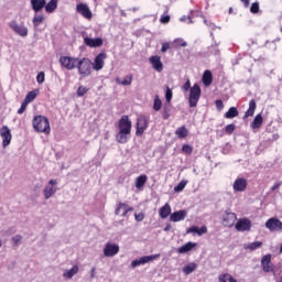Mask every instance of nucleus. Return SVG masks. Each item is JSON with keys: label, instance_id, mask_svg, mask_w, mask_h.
I'll use <instances>...</instances> for the list:
<instances>
[{"label": "nucleus", "instance_id": "0e129e2a", "mask_svg": "<svg viewBox=\"0 0 282 282\" xmlns=\"http://www.w3.org/2000/svg\"><path fill=\"white\" fill-rule=\"evenodd\" d=\"M173 228V226H171V224H167L165 227H164V232H169L171 229Z\"/></svg>", "mask_w": 282, "mask_h": 282}, {"label": "nucleus", "instance_id": "c9c22d12", "mask_svg": "<svg viewBox=\"0 0 282 282\" xmlns=\"http://www.w3.org/2000/svg\"><path fill=\"white\" fill-rule=\"evenodd\" d=\"M36 96H39V90L29 91L24 98V102L30 105V102H33V100H36Z\"/></svg>", "mask_w": 282, "mask_h": 282}, {"label": "nucleus", "instance_id": "13d9d810", "mask_svg": "<svg viewBox=\"0 0 282 282\" xmlns=\"http://www.w3.org/2000/svg\"><path fill=\"white\" fill-rule=\"evenodd\" d=\"M187 232H196V235H199V227L192 226L187 229Z\"/></svg>", "mask_w": 282, "mask_h": 282}, {"label": "nucleus", "instance_id": "09e8293b", "mask_svg": "<svg viewBox=\"0 0 282 282\" xmlns=\"http://www.w3.org/2000/svg\"><path fill=\"white\" fill-rule=\"evenodd\" d=\"M165 100L166 102H171V100H173V90L169 87L165 90Z\"/></svg>", "mask_w": 282, "mask_h": 282}, {"label": "nucleus", "instance_id": "4be33fe9", "mask_svg": "<svg viewBox=\"0 0 282 282\" xmlns=\"http://www.w3.org/2000/svg\"><path fill=\"white\" fill-rule=\"evenodd\" d=\"M84 43L87 47H102V40L100 37H85Z\"/></svg>", "mask_w": 282, "mask_h": 282}, {"label": "nucleus", "instance_id": "5701e85b", "mask_svg": "<svg viewBox=\"0 0 282 282\" xmlns=\"http://www.w3.org/2000/svg\"><path fill=\"white\" fill-rule=\"evenodd\" d=\"M31 8L35 14H39L45 8V0H31Z\"/></svg>", "mask_w": 282, "mask_h": 282}, {"label": "nucleus", "instance_id": "338daca9", "mask_svg": "<svg viewBox=\"0 0 282 282\" xmlns=\"http://www.w3.org/2000/svg\"><path fill=\"white\" fill-rule=\"evenodd\" d=\"M228 12H229V14H232V12H234L232 7L229 8Z\"/></svg>", "mask_w": 282, "mask_h": 282}, {"label": "nucleus", "instance_id": "0eeeda50", "mask_svg": "<svg viewBox=\"0 0 282 282\" xmlns=\"http://www.w3.org/2000/svg\"><path fill=\"white\" fill-rule=\"evenodd\" d=\"M135 135L140 137V135H144V131H147V129H149V120L147 119V117L144 115H141L138 117L137 119V123H135Z\"/></svg>", "mask_w": 282, "mask_h": 282}, {"label": "nucleus", "instance_id": "ea45409f", "mask_svg": "<svg viewBox=\"0 0 282 282\" xmlns=\"http://www.w3.org/2000/svg\"><path fill=\"white\" fill-rule=\"evenodd\" d=\"M186 184H188V182H186V181H181V182L174 187L175 193H182V191H184V188H186Z\"/></svg>", "mask_w": 282, "mask_h": 282}, {"label": "nucleus", "instance_id": "a18cd8bd", "mask_svg": "<svg viewBox=\"0 0 282 282\" xmlns=\"http://www.w3.org/2000/svg\"><path fill=\"white\" fill-rule=\"evenodd\" d=\"M235 129H237L235 123H230V124L226 126L225 131H226L227 135H232V133H235Z\"/></svg>", "mask_w": 282, "mask_h": 282}, {"label": "nucleus", "instance_id": "4d7b16f0", "mask_svg": "<svg viewBox=\"0 0 282 282\" xmlns=\"http://www.w3.org/2000/svg\"><path fill=\"white\" fill-rule=\"evenodd\" d=\"M170 47H171V44H169L167 42L163 43L161 47L162 54H164L165 52H169Z\"/></svg>", "mask_w": 282, "mask_h": 282}, {"label": "nucleus", "instance_id": "774afa93", "mask_svg": "<svg viewBox=\"0 0 282 282\" xmlns=\"http://www.w3.org/2000/svg\"><path fill=\"white\" fill-rule=\"evenodd\" d=\"M181 21H186V17L181 18Z\"/></svg>", "mask_w": 282, "mask_h": 282}, {"label": "nucleus", "instance_id": "7ed1b4c3", "mask_svg": "<svg viewBox=\"0 0 282 282\" xmlns=\"http://www.w3.org/2000/svg\"><path fill=\"white\" fill-rule=\"evenodd\" d=\"M76 67L80 78L91 76V59L83 57L77 61Z\"/></svg>", "mask_w": 282, "mask_h": 282}, {"label": "nucleus", "instance_id": "49530a36", "mask_svg": "<svg viewBox=\"0 0 282 282\" xmlns=\"http://www.w3.org/2000/svg\"><path fill=\"white\" fill-rule=\"evenodd\" d=\"M36 83H39V85H43V83H45V72H40L37 74Z\"/></svg>", "mask_w": 282, "mask_h": 282}, {"label": "nucleus", "instance_id": "864d4df0", "mask_svg": "<svg viewBox=\"0 0 282 282\" xmlns=\"http://www.w3.org/2000/svg\"><path fill=\"white\" fill-rule=\"evenodd\" d=\"M28 102L23 100L21 107L18 109V113L21 116V113L25 112V109H28Z\"/></svg>", "mask_w": 282, "mask_h": 282}, {"label": "nucleus", "instance_id": "c85d7f7f", "mask_svg": "<svg viewBox=\"0 0 282 282\" xmlns=\"http://www.w3.org/2000/svg\"><path fill=\"white\" fill-rule=\"evenodd\" d=\"M263 126V116L261 113H258L253 121L251 122L250 127L251 129H261Z\"/></svg>", "mask_w": 282, "mask_h": 282}, {"label": "nucleus", "instance_id": "052dcab7", "mask_svg": "<svg viewBox=\"0 0 282 282\" xmlns=\"http://www.w3.org/2000/svg\"><path fill=\"white\" fill-rule=\"evenodd\" d=\"M134 219L137 221H142L144 219V214L140 213V214H135L134 215Z\"/></svg>", "mask_w": 282, "mask_h": 282}, {"label": "nucleus", "instance_id": "f257e3e1", "mask_svg": "<svg viewBox=\"0 0 282 282\" xmlns=\"http://www.w3.org/2000/svg\"><path fill=\"white\" fill-rule=\"evenodd\" d=\"M119 132L116 134V140L119 144H127L129 135H131L132 123L129 116L123 115L118 121Z\"/></svg>", "mask_w": 282, "mask_h": 282}, {"label": "nucleus", "instance_id": "bf43d9fd", "mask_svg": "<svg viewBox=\"0 0 282 282\" xmlns=\"http://www.w3.org/2000/svg\"><path fill=\"white\" fill-rule=\"evenodd\" d=\"M206 232H208V228H206V226H203L200 228H198V235H206Z\"/></svg>", "mask_w": 282, "mask_h": 282}, {"label": "nucleus", "instance_id": "bb28decb", "mask_svg": "<svg viewBox=\"0 0 282 282\" xmlns=\"http://www.w3.org/2000/svg\"><path fill=\"white\" fill-rule=\"evenodd\" d=\"M196 246H197V243H195V242H186L185 245H183L182 247H180L177 249V253L186 254V252H191V250H193V248H195Z\"/></svg>", "mask_w": 282, "mask_h": 282}, {"label": "nucleus", "instance_id": "a19ab883", "mask_svg": "<svg viewBox=\"0 0 282 282\" xmlns=\"http://www.w3.org/2000/svg\"><path fill=\"white\" fill-rule=\"evenodd\" d=\"M182 153L185 155H193V148L191 144H183L182 147Z\"/></svg>", "mask_w": 282, "mask_h": 282}, {"label": "nucleus", "instance_id": "c756f323", "mask_svg": "<svg viewBox=\"0 0 282 282\" xmlns=\"http://www.w3.org/2000/svg\"><path fill=\"white\" fill-rule=\"evenodd\" d=\"M117 85H123V87H129L131 83H133V75L129 74L127 75L123 80H121L119 77L116 78Z\"/></svg>", "mask_w": 282, "mask_h": 282}, {"label": "nucleus", "instance_id": "7c9ffc66", "mask_svg": "<svg viewBox=\"0 0 282 282\" xmlns=\"http://www.w3.org/2000/svg\"><path fill=\"white\" fill-rule=\"evenodd\" d=\"M149 177L147 174H141L135 178V188H144V185L147 184V181Z\"/></svg>", "mask_w": 282, "mask_h": 282}, {"label": "nucleus", "instance_id": "dca6fc26", "mask_svg": "<svg viewBox=\"0 0 282 282\" xmlns=\"http://www.w3.org/2000/svg\"><path fill=\"white\" fill-rule=\"evenodd\" d=\"M129 213H133V207H129L126 203L117 204L115 209V215H121V217H127Z\"/></svg>", "mask_w": 282, "mask_h": 282}, {"label": "nucleus", "instance_id": "603ef678", "mask_svg": "<svg viewBox=\"0 0 282 282\" xmlns=\"http://www.w3.org/2000/svg\"><path fill=\"white\" fill-rule=\"evenodd\" d=\"M191 89H193V87H191V79H187L185 82V84L183 85L182 90L183 91H191Z\"/></svg>", "mask_w": 282, "mask_h": 282}, {"label": "nucleus", "instance_id": "9d476101", "mask_svg": "<svg viewBox=\"0 0 282 282\" xmlns=\"http://www.w3.org/2000/svg\"><path fill=\"white\" fill-rule=\"evenodd\" d=\"M155 259H160V253L152 254V256H143L140 259L133 260L131 262V268H138L139 265L151 263V261H155Z\"/></svg>", "mask_w": 282, "mask_h": 282}, {"label": "nucleus", "instance_id": "5fc2aeb1", "mask_svg": "<svg viewBox=\"0 0 282 282\" xmlns=\"http://www.w3.org/2000/svg\"><path fill=\"white\" fill-rule=\"evenodd\" d=\"M22 239H23V237H21V235H17L12 238V241H13L14 246H19L21 243Z\"/></svg>", "mask_w": 282, "mask_h": 282}, {"label": "nucleus", "instance_id": "2eb2a0df", "mask_svg": "<svg viewBox=\"0 0 282 282\" xmlns=\"http://www.w3.org/2000/svg\"><path fill=\"white\" fill-rule=\"evenodd\" d=\"M120 252V246L111 242H107L104 248V256L105 257H116Z\"/></svg>", "mask_w": 282, "mask_h": 282}, {"label": "nucleus", "instance_id": "412c9836", "mask_svg": "<svg viewBox=\"0 0 282 282\" xmlns=\"http://www.w3.org/2000/svg\"><path fill=\"white\" fill-rule=\"evenodd\" d=\"M188 213L184 209H181L178 212H174L170 216V221L177 223V221H184L186 219V216Z\"/></svg>", "mask_w": 282, "mask_h": 282}, {"label": "nucleus", "instance_id": "79ce46f5", "mask_svg": "<svg viewBox=\"0 0 282 282\" xmlns=\"http://www.w3.org/2000/svg\"><path fill=\"white\" fill-rule=\"evenodd\" d=\"M153 109L154 111H160V109H162V100L159 96H155L154 98Z\"/></svg>", "mask_w": 282, "mask_h": 282}, {"label": "nucleus", "instance_id": "1a4fd4ad", "mask_svg": "<svg viewBox=\"0 0 282 282\" xmlns=\"http://www.w3.org/2000/svg\"><path fill=\"white\" fill-rule=\"evenodd\" d=\"M105 61H107V53L102 51L96 55L94 63L91 64L93 69H95V72H100V69L105 67Z\"/></svg>", "mask_w": 282, "mask_h": 282}, {"label": "nucleus", "instance_id": "69168bd1", "mask_svg": "<svg viewBox=\"0 0 282 282\" xmlns=\"http://www.w3.org/2000/svg\"><path fill=\"white\" fill-rule=\"evenodd\" d=\"M90 276H91V279H94V276H96V268L91 269Z\"/></svg>", "mask_w": 282, "mask_h": 282}, {"label": "nucleus", "instance_id": "a211bd4d", "mask_svg": "<svg viewBox=\"0 0 282 282\" xmlns=\"http://www.w3.org/2000/svg\"><path fill=\"white\" fill-rule=\"evenodd\" d=\"M232 188L236 193H243L248 188V181L243 177H239L234 182Z\"/></svg>", "mask_w": 282, "mask_h": 282}, {"label": "nucleus", "instance_id": "39448f33", "mask_svg": "<svg viewBox=\"0 0 282 282\" xmlns=\"http://www.w3.org/2000/svg\"><path fill=\"white\" fill-rule=\"evenodd\" d=\"M199 98H202V88L197 84H194L189 90V97H188L189 107L192 108L197 107V102H199Z\"/></svg>", "mask_w": 282, "mask_h": 282}, {"label": "nucleus", "instance_id": "cd10ccee", "mask_svg": "<svg viewBox=\"0 0 282 282\" xmlns=\"http://www.w3.org/2000/svg\"><path fill=\"white\" fill-rule=\"evenodd\" d=\"M202 80L205 87H210V85H213V72L208 69L205 70Z\"/></svg>", "mask_w": 282, "mask_h": 282}, {"label": "nucleus", "instance_id": "9b49d317", "mask_svg": "<svg viewBox=\"0 0 282 282\" xmlns=\"http://www.w3.org/2000/svg\"><path fill=\"white\" fill-rule=\"evenodd\" d=\"M265 228L271 232H282V223L276 217H272L265 221Z\"/></svg>", "mask_w": 282, "mask_h": 282}, {"label": "nucleus", "instance_id": "f3484780", "mask_svg": "<svg viewBox=\"0 0 282 282\" xmlns=\"http://www.w3.org/2000/svg\"><path fill=\"white\" fill-rule=\"evenodd\" d=\"M56 184H58V181L56 180H50L48 181V185L44 187V198L45 199H50V197H52V195H54L56 193Z\"/></svg>", "mask_w": 282, "mask_h": 282}, {"label": "nucleus", "instance_id": "20e7f679", "mask_svg": "<svg viewBox=\"0 0 282 282\" xmlns=\"http://www.w3.org/2000/svg\"><path fill=\"white\" fill-rule=\"evenodd\" d=\"M261 268L264 274H276V267L272 263V254H265L261 259Z\"/></svg>", "mask_w": 282, "mask_h": 282}, {"label": "nucleus", "instance_id": "e433bc0d", "mask_svg": "<svg viewBox=\"0 0 282 282\" xmlns=\"http://www.w3.org/2000/svg\"><path fill=\"white\" fill-rule=\"evenodd\" d=\"M261 246H263V242L261 241L251 242V243L245 245V250L253 251L261 248Z\"/></svg>", "mask_w": 282, "mask_h": 282}, {"label": "nucleus", "instance_id": "de8ad7c7", "mask_svg": "<svg viewBox=\"0 0 282 282\" xmlns=\"http://www.w3.org/2000/svg\"><path fill=\"white\" fill-rule=\"evenodd\" d=\"M251 14H259V2H253L250 7Z\"/></svg>", "mask_w": 282, "mask_h": 282}, {"label": "nucleus", "instance_id": "8fccbe9b", "mask_svg": "<svg viewBox=\"0 0 282 282\" xmlns=\"http://www.w3.org/2000/svg\"><path fill=\"white\" fill-rule=\"evenodd\" d=\"M170 22H171V15H169V14L161 15L160 23L166 24V23H170Z\"/></svg>", "mask_w": 282, "mask_h": 282}, {"label": "nucleus", "instance_id": "6ab92c4d", "mask_svg": "<svg viewBox=\"0 0 282 282\" xmlns=\"http://www.w3.org/2000/svg\"><path fill=\"white\" fill-rule=\"evenodd\" d=\"M235 221H237V214L226 212L223 217V226L231 228V226H235Z\"/></svg>", "mask_w": 282, "mask_h": 282}, {"label": "nucleus", "instance_id": "f704fd0d", "mask_svg": "<svg viewBox=\"0 0 282 282\" xmlns=\"http://www.w3.org/2000/svg\"><path fill=\"white\" fill-rule=\"evenodd\" d=\"M78 265H74L70 270H66L63 273L64 279H72L75 274H78Z\"/></svg>", "mask_w": 282, "mask_h": 282}, {"label": "nucleus", "instance_id": "423d86ee", "mask_svg": "<svg viewBox=\"0 0 282 282\" xmlns=\"http://www.w3.org/2000/svg\"><path fill=\"white\" fill-rule=\"evenodd\" d=\"M77 63H78V57H72V56L59 57V65L64 67V69H67L68 72H72V69H76Z\"/></svg>", "mask_w": 282, "mask_h": 282}, {"label": "nucleus", "instance_id": "aec40b11", "mask_svg": "<svg viewBox=\"0 0 282 282\" xmlns=\"http://www.w3.org/2000/svg\"><path fill=\"white\" fill-rule=\"evenodd\" d=\"M149 61L155 72H162L164 69V64H162V57L160 55H153Z\"/></svg>", "mask_w": 282, "mask_h": 282}, {"label": "nucleus", "instance_id": "f03ea898", "mask_svg": "<svg viewBox=\"0 0 282 282\" xmlns=\"http://www.w3.org/2000/svg\"><path fill=\"white\" fill-rule=\"evenodd\" d=\"M33 129L37 133H46V135H50V132L52 129L50 128V120L45 116H35L32 121Z\"/></svg>", "mask_w": 282, "mask_h": 282}, {"label": "nucleus", "instance_id": "ddd939ff", "mask_svg": "<svg viewBox=\"0 0 282 282\" xmlns=\"http://www.w3.org/2000/svg\"><path fill=\"white\" fill-rule=\"evenodd\" d=\"M235 228L238 232H248L252 228V221L248 218H241L237 221Z\"/></svg>", "mask_w": 282, "mask_h": 282}, {"label": "nucleus", "instance_id": "6e6d98bb", "mask_svg": "<svg viewBox=\"0 0 282 282\" xmlns=\"http://www.w3.org/2000/svg\"><path fill=\"white\" fill-rule=\"evenodd\" d=\"M216 108L218 109V111H221L224 109V101L221 99H217L215 101Z\"/></svg>", "mask_w": 282, "mask_h": 282}, {"label": "nucleus", "instance_id": "a878e982", "mask_svg": "<svg viewBox=\"0 0 282 282\" xmlns=\"http://www.w3.org/2000/svg\"><path fill=\"white\" fill-rule=\"evenodd\" d=\"M58 8V0H51L48 3L45 2L44 10L47 14H52Z\"/></svg>", "mask_w": 282, "mask_h": 282}, {"label": "nucleus", "instance_id": "4468645a", "mask_svg": "<svg viewBox=\"0 0 282 282\" xmlns=\"http://www.w3.org/2000/svg\"><path fill=\"white\" fill-rule=\"evenodd\" d=\"M9 26L11 28V30H13L15 34H18V36H22V37L28 36V26L23 24H19L17 23V21L10 22Z\"/></svg>", "mask_w": 282, "mask_h": 282}, {"label": "nucleus", "instance_id": "393cba45", "mask_svg": "<svg viewBox=\"0 0 282 282\" xmlns=\"http://www.w3.org/2000/svg\"><path fill=\"white\" fill-rule=\"evenodd\" d=\"M171 213H172V209H171V205L169 203H166L164 206H162L159 209V215H160L161 219H166L167 217H171Z\"/></svg>", "mask_w": 282, "mask_h": 282}, {"label": "nucleus", "instance_id": "72a5a7b5", "mask_svg": "<svg viewBox=\"0 0 282 282\" xmlns=\"http://www.w3.org/2000/svg\"><path fill=\"white\" fill-rule=\"evenodd\" d=\"M237 116H239V110L237 107H230L225 113V118H227V120H232V118H237Z\"/></svg>", "mask_w": 282, "mask_h": 282}, {"label": "nucleus", "instance_id": "2f4dec72", "mask_svg": "<svg viewBox=\"0 0 282 282\" xmlns=\"http://www.w3.org/2000/svg\"><path fill=\"white\" fill-rule=\"evenodd\" d=\"M175 135L180 140H184V138H188V129H186V126H182L175 130Z\"/></svg>", "mask_w": 282, "mask_h": 282}, {"label": "nucleus", "instance_id": "6e6552de", "mask_svg": "<svg viewBox=\"0 0 282 282\" xmlns=\"http://www.w3.org/2000/svg\"><path fill=\"white\" fill-rule=\"evenodd\" d=\"M76 12L78 14H82L84 19H87V21H91L94 19V13L91 12V9H89V6L87 3H78L76 6Z\"/></svg>", "mask_w": 282, "mask_h": 282}, {"label": "nucleus", "instance_id": "b1692460", "mask_svg": "<svg viewBox=\"0 0 282 282\" xmlns=\"http://www.w3.org/2000/svg\"><path fill=\"white\" fill-rule=\"evenodd\" d=\"M254 111H257V101L254 99H251L249 101V108L245 112L243 119L246 120V118H252V116H254Z\"/></svg>", "mask_w": 282, "mask_h": 282}, {"label": "nucleus", "instance_id": "473e14b6", "mask_svg": "<svg viewBox=\"0 0 282 282\" xmlns=\"http://www.w3.org/2000/svg\"><path fill=\"white\" fill-rule=\"evenodd\" d=\"M197 270V263L195 262H189L185 267H183V274L188 276V274L195 272Z\"/></svg>", "mask_w": 282, "mask_h": 282}, {"label": "nucleus", "instance_id": "37998d69", "mask_svg": "<svg viewBox=\"0 0 282 282\" xmlns=\"http://www.w3.org/2000/svg\"><path fill=\"white\" fill-rule=\"evenodd\" d=\"M87 91H89V88H87L85 86H79L77 88V96H78V98H83V96H85V94H87Z\"/></svg>", "mask_w": 282, "mask_h": 282}, {"label": "nucleus", "instance_id": "4c0bfd02", "mask_svg": "<svg viewBox=\"0 0 282 282\" xmlns=\"http://www.w3.org/2000/svg\"><path fill=\"white\" fill-rule=\"evenodd\" d=\"M43 21H45V15L35 13V15L33 18L34 28H39V25H41V23H43Z\"/></svg>", "mask_w": 282, "mask_h": 282}, {"label": "nucleus", "instance_id": "c03bdc74", "mask_svg": "<svg viewBox=\"0 0 282 282\" xmlns=\"http://www.w3.org/2000/svg\"><path fill=\"white\" fill-rule=\"evenodd\" d=\"M162 118L163 120H169V118H171V108L169 106L163 108Z\"/></svg>", "mask_w": 282, "mask_h": 282}, {"label": "nucleus", "instance_id": "3c124183", "mask_svg": "<svg viewBox=\"0 0 282 282\" xmlns=\"http://www.w3.org/2000/svg\"><path fill=\"white\" fill-rule=\"evenodd\" d=\"M174 43L177 45V47H186V45H188L183 39H176Z\"/></svg>", "mask_w": 282, "mask_h": 282}, {"label": "nucleus", "instance_id": "f8f14e48", "mask_svg": "<svg viewBox=\"0 0 282 282\" xmlns=\"http://www.w3.org/2000/svg\"><path fill=\"white\" fill-rule=\"evenodd\" d=\"M0 135L2 138V147L6 149V147H10V143L12 142V132L8 126H2L0 129Z\"/></svg>", "mask_w": 282, "mask_h": 282}, {"label": "nucleus", "instance_id": "680f3d73", "mask_svg": "<svg viewBox=\"0 0 282 282\" xmlns=\"http://www.w3.org/2000/svg\"><path fill=\"white\" fill-rule=\"evenodd\" d=\"M241 3H243L245 8H249L250 7V0H240Z\"/></svg>", "mask_w": 282, "mask_h": 282}, {"label": "nucleus", "instance_id": "58836bf2", "mask_svg": "<svg viewBox=\"0 0 282 282\" xmlns=\"http://www.w3.org/2000/svg\"><path fill=\"white\" fill-rule=\"evenodd\" d=\"M218 279L219 282H237V280H235L230 273L220 274Z\"/></svg>", "mask_w": 282, "mask_h": 282}, {"label": "nucleus", "instance_id": "e2e57ef3", "mask_svg": "<svg viewBox=\"0 0 282 282\" xmlns=\"http://www.w3.org/2000/svg\"><path fill=\"white\" fill-rule=\"evenodd\" d=\"M280 186H281V182L275 183V184L271 187V191L274 192V191H276V188H279Z\"/></svg>", "mask_w": 282, "mask_h": 282}]
</instances>
